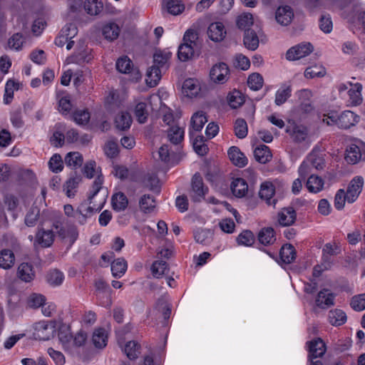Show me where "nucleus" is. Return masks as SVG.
Returning a JSON list of instances; mask_svg holds the SVG:
<instances>
[{"label": "nucleus", "instance_id": "43", "mask_svg": "<svg viewBox=\"0 0 365 365\" xmlns=\"http://www.w3.org/2000/svg\"><path fill=\"white\" fill-rule=\"evenodd\" d=\"M361 89L362 86L361 83H356L354 84V89H349L348 91L349 96V101L350 103L353 106H358L360 105L362 102V98H361Z\"/></svg>", "mask_w": 365, "mask_h": 365}, {"label": "nucleus", "instance_id": "4", "mask_svg": "<svg viewBox=\"0 0 365 365\" xmlns=\"http://www.w3.org/2000/svg\"><path fill=\"white\" fill-rule=\"evenodd\" d=\"M192 194L191 199L194 202H200L208 192V187L204 185L200 173H195L191 182Z\"/></svg>", "mask_w": 365, "mask_h": 365}, {"label": "nucleus", "instance_id": "17", "mask_svg": "<svg viewBox=\"0 0 365 365\" xmlns=\"http://www.w3.org/2000/svg\"><path fill=\"white\" fill-rule=\"evenodd\" d=\"M297 214L292 207H284L279 213V223L282 226H290L295 222Z\"/></svg>", "mask_w": 365, "mask_h": 365}, {"label": "nucleus", "instance_id": "13", "mask_svg": "<svg viewBox=\"0 0 365 365\" xmlns=\"http://www.w3.org/2000/svg\"><path fill=\"white\" fill-rule=\"evenodd\" d=\"M335 294L327 289H322L317 294L316 304L322 309H326L334 304Z\"/></svg>", "mask_w": 365, "mask_h": 365}, {"label": "nucleus", "instance_id": "54", "mask_svg": "<svg viewBox=\"0 0 365 365\" xmlns=\"http://www.w3.org/2000/svg\"><path fill=\"white\" fill-rule=\"evenodd\" d=\"M147 105L145 103H138L135 108V115L140 123H144L147 120L148 113L147 111Z\"/></svg>", "mask_w": 365, "mask_h": 365}, {"label": "nucleus", "instance_id": "8", "mask_svg": "<svg viewBox=\"0 0 365 365\" xmlns=\"http://www.w3.org/2000/svg\"><path fill=\"white\" fill-rule=\"evenodd\" d=\"M346 161L349 164H356L360 160H365V145L360 148L356 144H351L346 150Z\"/></svg>", "mask_w": 365, "mask_h": 365}, {"label": "nucleus", "instance_id": "15", "mask_svg": "<svg viewBox=\"0 0 365 365\" xmlns=\"http://www.w3.org/2000/svg\"><path fill=\"white\" fill-rule=\"evenodd\" d=\"M227 154L229 159L235 165L239 168H243L247 164V158L244 153L240 151L239 148L232 146L229 148Z\"/></svg>", "mask_w": 365, "mask_h": 365}, {"label": "nucleus", "instance_id": "33", "mask_svg": "<svg viewBox=\"0 0 365 365\" xmlns=\"http://www.w3.org/2000/svg\"><path fill=\"white\" fill-rule=\"evenodd\" d=\"M140 210L149 213L155 207V197L150 195H143L139 200Z\"/></svg>", "mask_w": 365, "mask_h": 365}, {"label": "nucleus", "instance_id": "3", "mask_svg": "<svg viewBox=\"0 0 365 365\" xmlns=\"http://www.w3.org/2000/svg\"><path fill=\"white\" fill-rule=\"evenodd\" d=\"M56 321H40L34 324V335L40 340H48L56 331Z\"/></svg>", "mask_w": 365, "mask_h": 365}, {"label": "nucleus", "instance_id": "5", "mask_svg": "<svg viewBox=\"0 0 365 365\" xmlns=\"http://www.w3.org/2000/svg\"><path fill=\"white\" fill-rule=\"evenodd\" d=\"M314 50L310 43H302L290 48L286 53V58L289 61H295L307 56Z\"/></svg>", "mask_w": 365, "mask_h": 365}, {"label": "nucleus", "instance_id": "44", "mask_svg": "<svg viewBox=\"0 0 365 365\" xmlns=\"http://www.w3.org/2000/svg\"><path fill=\"white\" fill-rule=\"evenodd\" d=\"M116 69L122 73H129L133 70V62L128 56L119 58L116 61Z\"/></svg>", "mask_w": 365, "mask_h": 365}, {"label": "nucleus", "instance_id": "36", "mask_svg": "<svg viewBox=\"0 0 365 365\" xmlns=\"http://www.w3.org/2000/svg\"><path fill=\"white\" fill-rule=\"evenodd\" d=\"M168 138L173 144L178 145L184 138V130L178 126H173L168 130Z\"/></svg>", "mask_w": 365, "mask_h": 365}, {"label": "nucleus", "instance_id": "56", "mask_svg": "<svg viewBox=\"0 0 365 365\" xmlns=\"http://www.w3.org/2000/svg\"><path fill=\"white\" fill-rule=\"evenodd\" d=\"M326 74L325 68L321 66H313L307 68L304 71V76L307 78L314 77H323Z\"/></svg>", "mask_w": 365, "mask_h": 365}, {"label": "nucleus", "instance_id": "64", "mask_svg": "<svg viewBox=\"0 0 365 365\" xmlns=\"http://www.w3.org/2000/svg\"><path fill=\"white\" fill-rule=\"evenodd\" d=\"M45 301L46 299L42 294H32L28 299V304L30 307L36 309L43 306Z\"/></svg>", "mask_w": 365, "mask_h": 365}, {"label": "nucleus", "instance_id": "35", "mask_svg": "<svg viewBox=\"0 0 365 365\" xmlns=\"http://www.w3.org/2000/svg\"><path fill=\"white\" fill-rule=\"evenodd\" d=\"M126 269L127 262L123 258H118L111 263V271L115 277H121Z\"/></svg>", "mask_w": 365, "mask_h": 365}, {"label": "nucleus", "instance_id": "41", "mask_svg": "<svg viewBox=\"0 0 365 365\" xmlns=\"http://www.w3.org/2000/svg\"><path fill=\"white\" fill-rule=\"evenodd\" d=\"M324 181L321 178L311 175L307 181L306 186L309 192L317 193L322 189Z\"/></svg>", "mask_w": 365, "mask_h": 365}, {"label": "nucleus", "instance_id": "50", "mask_svg": "<svg viewBox=\"0 0 365 365\" xmlns=\"http://www.w3.org/2000/svg\"><path fill=\"white\" fill-rule=\"evenodd\" d=\"M182 90L187 96H192L197 94L199 88L194 79L188 78L184 81Z\"/></svg>", "mask_w": 365, "mask_h": 365}, {"label": "nucleus", "instance_id": "18", "mask_svg": "<svg viewBox=\"0 0 365 365\" xmlns=\"http://www.w3.org/2000/svg\"><path fill=\"white\" fill-rule=\"evenodd\" d=\"M256 29V28L253 29H246L244 34V45L247 48L251 51L256 50L259 46V38Z\"/></svg>", "mask_w": 365, "mask_h": 365}, {"label": "nucleus", "instance_id": "29", "mask_svg": "<svg viewBox=\"0 0 365 365\" xmlns=\"http://www.w3.org/2000/svg\"><path fill=\"white\" fill-rule=\"evenodd\" d=\"M279 256L284 263H292L296 258V250L294 246L290 244L282 246L279 251Z\"/></svg>", "mask_w": 365, "mask_h": 365}, {"label": "nucleus", "instance_id": "62", "mask_svg": "<svg viewBox=\"0 0 365 365\" xmlns=\"http://www.w3.org/2000/svg\"><path fill=\"white\" fill-rule=\"evenodd\" d=\"M350 305L356 311L359 312L365 309V294L353 297Z\"/></svg>", "mask_w": 365, "mask_h": 365}, {"label": "nucleus", "instance_id": "63", "mask_svg": "<svg viewBox=\"0 0 365 365\" xmlns=\"http://www.w3.org/2000/svg\"><path fill=\"white\" fill-rule=\"evenodd\" d=\"M332 21L329 14H323L319 19V28L325 34H329L332 31Z\"/></svg>", "mask_w": 365, "mask_h": 365}, {"label": "nucleus", "instance_id": "22", "mask_svg": "<svg viewBox=\"0 0 365 365\" xmlns=\"http://www.w3.org/2000/svg\"><path fill=\"white\" fill-rule=\"evenodd\" d=\"M232 194L237 197H242L248 190V185L242 178L235 179L230 186Z\"/></svg>", "mask_w": 365, "mask_h": 365}, {"label": "nucleus", "instance_id": "60", "mask_svg": "<svg viewBox=\"0 0 365 365\" xmlns=\"http://www.w3.org/2000/svg\"><path fill=\"white\" fill-rule=\"evenodd\" d=\"M167 9L170 14L178 15L184 11L185 6L178 0H169L167 2Z\"/></svg>", "mask_w": 365, "mask_h": 365}, {"label": "nucleus", "instance_id": "19", "mask_svg": "<svg viewBox=\"0 0 365 365\" xmlns=\"http://www.w3.org/2000/svg\"><path fill=\"white\" fill-rule=\"evenodd\" d=\"M274 193L275 188L272 182H264L262 183L259 191V196L260 198L265 200L268 205L275 204V200H273L272 202L271 201Z\"/></svg>", "mask_w": 365, "mask_h": 365}, {"label": "nucleus", "instance_id": "48", "mask_svg": "<svg viewBox=\"0 0 365 365\" xmlns=\"http://www.w3.org/2000/svg\"><path fill=\"white\" fill-rule=\"evenodd\" d=\"M84 9L90 15L98 14L103 9V4L98 0H86L84 3Z\"/></svg>", "mask_w": 365, "mask_h": 365}, {"label": "nucleus", "instance_id": "14", "mask_svg": "<svg viewBox=\"0 0 365 365\" xmlns=\"http://www.w3.org/2000/svg\"><path fill=\"white\" fill-rule=\"evenodd\" d=\"M207 34L212 41L220 42L225 38L226 31L225 30V26L222 23L214 22L209 26Z\"/></svg>", "mask_w": 365, "mask_h": 365}, {"label": "nucleus", "instance_id": "51", "mask_svg": "<svg viewBox=\"0 0 365 365\" xmlns=\"http://www.w3.org/2000/svg\"><path fill=\"white\" fill-rule=\"evenodd\" d=\"M83 161V157L78 152L68 153L65 157V163L68 166H81Z\"/></svg>", "mask_w": 365, "mask_h": 365}, {"label": "nucleus", "instance_id": "45", "mask_svg": "<svg viewBox=\"0 0 365 365\" xmlns=\"http://www.w3.org/2000/svg\"><path fill=\"white\" fill-rule=\"evenodd\" d=\"M19 87V83L15 82L14 80H9L5 86V93L4 101L5 104H9L14 98V90H18Z\"/></svg>", "mask_w": 365, "mask_h": 365}, {"label": "nucleus", "instance_id": "25", "mask_svg": "<svg viewBox=\"0 0 365 365\" xmlns=\"http://www.w3.org/2000/svg\"><path fill=\"white\" fill-rule=\"evenodd\" d=\"M132 118L129 113L121 112L115 118V128L119 130H126L130 128Z\"/></svg>", "mask_w": 365, "mask_h": 365}, {"label": "nucleus", "instance_id": "34", "mask_svg": "<svg viewBox=\"0 0 365 365\" xmlns=\"http://www.w3.org/2000/svg\"><path fill=\"white\" fill-rule=\"evenodd\" d=\"M143 184L152 191L160 192L159 179L156 174L148 173L143 179Z\"/></svg>", "mask_w": 365, "mask_h": 365}, {"label": "nucleus", "instance_id": "27", "mask_svg": "<svg viewBox=\"0 0 365 365\" xmlns=\"http://www.w3.org/2000/svg\"><path fill=\"white\" fill-rule=\"evenodd\" d=\"M40 208L34 204L28 210L24 222L28 227H34L40 219Z\"/></svg>", "mask_w": 365, "mask_h": 365}, {"label": "nucleus", "instance_id": "59", "mask_svg": "<svg viewBox=\"0 0 365 365\" xmlns=\"http://www.w3.org/2000/svg\"><path fill=\"white\" fill-rule=\"evenodd\" d=\"M50 170L56 173L61 172L63 168V160L62 158L59 154H54L48 162Z\"/></svg>", "mask_w": 365, "mask_h": 365}, {"label": "nucleus", "instance_id": "26", "mask_svg": "<svg viewBox=\"0 0 365 365\" xmlns=\"http://www.w3.org/2000/svg\"><path fill=\"white\" fill-rule=\"evenodd\" d=\"M15 262V256L12 250L4 249L0 252V267L9 269Z\"/></svg>", "mask_w": 365, "mask_h": 365}, {"label": "nucleus", "instance_id": "40", "mask_svg": "<svg viewBox=\"0 0 365 365\" xmlns=\"http://www.w3.org/2000/svg\"><path fill=\"white\" fill-rule=\"evenodd\" d=\"M140 345L139 344L135 341H130L125 344L124 352L129 359L135 360L140 353Z\"/></svg>", "mask_w": 365, "mask_h": 365}, {"label": "nucleus", "instance_id": "53", "mask_svg": "<svg viewBox=\"0 0 365 365\" xmlns=\"http://www.w3.org/2000/svg\"><path fill=\"white\" fill-rule=\"evenodd\" d=\"M193 148L197 154L203 156L208 152V147L205 143V139L202 135H198L193 142Z\"/></svg>", "mask_w": 365, "mask_h": 365}, {"label": "nucleus", "instance_id": "20", "mask_svg": "<svg viewBox=\"0 0 365 365\" xmlns=\"http://www.w3.org/2000/svg\"><path fill=\"white\" fill-rule=\"evenodd\" d=\"M128 205V200L123 192H118L113 195L111 197V205L114 210L117 212L123 211L127 208Z\"/></svg>", "mask_w": 365, "mask_h": 365}, {"label": "nucleus", "instance_id": "46", "mask_svg": "<svg viewBox=\"0 0 365 365\" xmlns=\"http://www.w3.org/2000/svg\"><path fill=\"white\" fill-rule=\"evenodd\" d=\"M234 130L235 135L240 138H245L248 132L247 124L245 119L237 118L234 124Z\"/></svg>", "mask_w": 365, "mask_h": 365}, {"label": "nucleus", "instance_id": "55", "mask_svg": "<svg viewBox=\"0 0 365 365\" xmlns=\"http://www.w3.org/2000/svg\"><path fill=\"white\" fill-rule=\"evenodd\" d=\"M247 83L252 90L258 91L263 86V78L259 73H252L248 77Z\"/></svg>", "mask_w": 365, "mask_h": 365}, {"label": "nucleus", "instance_id": "28", "mask_svg": "<svg viewBox=\"0 0 365 365\" xmlns=\"http://www.w3.org/2000/svg\"><path fill=\"white\" fill-rule=\"evenodd\" d=\"M258 240L265 246L273 244L276 240L274 229L272 227L262 228L258 234Z\"/></svg>", "mask_w": 365, "mask_h": 365}, {"label": "nucleus", "instance_id": "16", "mask_svg": "<svg viewBox=\"0 0 365 365\" xmlns=\"http://www.w3.org/2000/svg\"><path fill=\"white\" fill-rule=\"evenodd\" d=\"M294 16L292 9L289 6H280L276 11L277 21L283 26L288 25Z\"/></svg>", "mask_w": 365, "mask_h": 365}, {"label": "nucleus", "instance_id": "32", "mask_svg": "<svg viewBox=\"0 0 365 365\" xmlns=\"http://www.w3.org/2000/svg\"><path fill=\"white\" fill-rule=\"evenodd\" d=\"M329 321L334 326H341L346 322V313L341 309H335L329 311Z\"/></svg>", "mask_w": 365, "mask_h": 365}, {"label": "nucleus", "instance_id": "11", "mask_svg": "<svg viewBox=\"0 0 365 365\" xmlns=\"http://www.w3.org/2000/svg\"><path fill=\"white\" fill-rule=\"evenodd\" d=\"M359 117L351 110H346L337 116L336 125L342 129H348L359 121Z\"/></svg>", "mask_w": 365, "mask_h": 365}, {"label": "nucleus", "instance_id": "1", "mask_svg": "<svg viewBox=\"0 0 365 365\" xmlns=\"http://www.w3.org/2000/svg\"><path fill=\"white\" fill-rule=\"evenodd\" d=\"M170 52L156 50L153 54V65L148 68L146 73V83L149 87L156 86L161 79L162 72L168 67V61L170 58Z\"/></svg>", "mask_w": 365, "mask_h": 365}, {"label": "nucleus", "instance_id": "2", "mask_svg": "<svg viewBox=\"0 0 365 365\" xmlns=\"http://www.w3.org/2000/svg\"><path fill=\"white\" fill-rule=\"evenodd\" d=\"M103 183V176L101 173L98 174L95 179L93 185L92 190L88 195L87 200H83L76 210V211L86 214L89 216L93 215L96 212H100L104 205V202H101L99 205H96L93 201L94 197L102 188Z\"/></svg>", "mask_w": 365, "mask_h": 365}, {"label": "nucleus", "instance_id": "47", "mask_svg": "<svg viewBox=\"0 0 365 365\" xmlns=\"http://www.w3.org/2000/svg\"><path fill=\"white\" fill-rule=\"evenodd\" d=\"M212 232L210 230L197 229L194 232V238L197 243L206 245L212 237Z\"/></svg>", "mask_w": 365, "mask_h": 365}, {"label": "nucleus", "instance_id": "39", "mask_svg": "<svg viewBox=\"0 0 365 365\" xmlns=\"http://www.w3.org/2000/svg\"><path fill=\"white\" fill-rule=\"evenodd\" d=\"M81 181V177L77 175L75 173L74 176L71 177L64 184L63 187L66 190V195L68 197H73L75 195V190L76 189L79 182Z\"/></svg>", "mask_w": 365, "mask_h": 365}, {"label": "nucleus", "instance_id": "30", "mask_svg": "<svg viewBox=\"0 0 365 365\" xmlns=\"http://www.w3.org/2000/svg\"><path fill=\"white\" fill-rule=\"evenodd\" d=\"M108 335L103 328L96 329L92 336V341L96 348H104L107 344Z\"/></svg>", "mask_w": 365, "mask_h": 365}, {"label": "nucleus", "instance_id": "10", "mask_svg": "<svg viewBox=\"0 0 365 365\" xmlns=\"http://www.w3.org/2000/svg\"><path fill=\"white\" fill-rule=\"evenodd\" d=\"M54 241V234L52 230H44L43 227H38L35 236L34 245L36 243L41 247L46 248L51 247Z\"/></svg>", "mask_w": 365, "mask_h": 365}, {"label": "nucleus", "instance_id": "24", "mask_svg": "<svg viewBox=\"0 0 365 365\" xmlns=\"http://www.w3.org/2000/svg\"><path fill=\"white\" fill-rule=\"evenodd\" d=\"M237 26L245 31L246 29H258V26L254 24L253 16L250 13H244L240 15L237 19Z\"/></svg>", "mask_w": 365, "mask_h": 365}, {"label": "nucleus", "instance_id": "12", "mask_svg": "<svg viewBox=\"0 0 365 365\" xmlns=\"http://www.w3.org/2000/svg\"><path fill=\"white\" fill-rule=\"evenodd\" d=\"M307 344L309 351L308 356L322 357L326 353V344L321 338L307 341Z\"/></svg>", "mask_w": 365, "mask_h": 365}, {"label": "nucleus", "instance_id": "6", "mask_svg": "<svg viewBox=\"0 0 365 365\" xmlns=\"http://www.w3.org/2000/svg\"><path fill=\"white\" fill-rule=\"evenodd\" d=\"M230 70L225 63L214 65L210 72V79L215 83H224L228 79Z\"/></svg>", "mask_w": 365, "mask_h": 365}, {"label": "nucleus", "instance_id": "21", "mask_svg": "<svg viewBox=\"0 0 365 365\" xmlns=\"http://www.w3.org/2000/svg\"><path fill=\"white\" fill-rule=\"evenodd\" d=\"M17 274L18 277L26 282L31 281L35 276L33 266L27 262H23L19 266Z\"/></svg>", "mask_w": 365, "mask_h": 365}, {"label": "nucleus", "instance_id": "58", "mask_svg": "<svg viewBox=\"0 0 365 365\" xmlns=\"http://www.w3.org/2000/svg\"><path fill=\"white\" fill-rule=\"evenodd\" d=\"M168 269V264L163 260L155 261L151 267V271L154 277H160L165 274Z\"/></svg>", "mask_w": 365, "mask_h": 365}, {"label": "nucleus", "instance_id": "7", "mask_svg": "<svg viewBox=\"0 0 365 365\" xmlns=\"http://www.w3.org/2000/svg\"><path fill=\"white\" fill-rule=\"evenodd\" d=\"M53 227L56 230L58 236L62 240L67 239L70 246L76 242L78 237V229L73 225L63 227L56 223L53 225Z\"/></svg>", "mask_w": 365, "mask_h": 365}, {"label": "nucleus", "instance_id": "52", "mask_svg": "<svg viewBox=\"0 0 365 365\" xmlns=\"http://www.w3.org/2000/svg\"><path fill=\"white\" fill-rule=\"evenodd\" d=\"M63 279V274L58 269L51 270L46 276L47 282L52 286L61 284Z\"/></svg>", "mask_w": 365, "mask_h": 365}, {"label": "nucleus", "instance_id": "9", "mask_svg": "<svg viewBox=\"0 0 365 365\" xmlns=\"http://www.w3.org/2000/svg\"><path fill=\"white\" fill-rule=\"evenodd\" d=\"M307 160L317 170H323L325 168L326 163L324 160V154L319 147L316 146L309 154Z\"/></svg>", "mask_w": 365, "mask_h": 365}, {"label": "nucleus", "instance_id": "23", "mask_svg": "<svg viewBox=\"0 0 365 365\" xmlns=\"http://www.w3.org/2000/svg\"><path fill=\"white\" fill-rule=\"evenodd\" d=\"M254 155L255 160L262 164L269 162L272 157L270 149L265 145H261L256 148L254 150Z\"/></svg>", "mask_w": 365, "mask_h": 365}, {"label": "nucleus", "instance_id": "49", "mask_svg": "<svg viewBox=\"0 0 365 365\" xmlns=\"http://www.w3.org/2000/svg\"><path fill=\"white\" fill-rule=\"evenodd\" d=\"M239 245L251 246L255 242L253 233L248 230L242 231L237 237Z\"/></svg>", "mask_w": 365, "mask_h": 365}, {"label": "nucleus", "instance_id": "57", "mask_svg": "<svg viewBox=\"0 0 365 365\" xmlns=\"http://www.w3.org/2000/svg\"><path fill=\"white\" fill-rule=\"evenodd\" d=\"M291 88L290 86H287L286 88H282L279 89L275 96V103L277 106H281L291 96Z\"/></svg>", "mask_w": 365, "mask_h": 365}, {"label": "nucleus", "instance_id": "42", "mask_svg": "<svg viewBox=\"0 0 365 365\" xmlns=\"http://www.w3.org/2000/svg\"><path fill=\"white\" fill-rule=\"evenodd\" d=\"M207 121L205 113L202 111H198L192 116L190 123L195 130L200 131Z\"/></svg>", "mask_w": 365, "mask_h": 365}, {"label": "nucleus", "instance_id": "61", "mask_svg": "<svg viewBox=\"0 0 365 365\" xmlns=\"http://www.w3.org/2000/svg\"><path fill=\"white\" fill-rule=\"evenodd\" d=\"M74 121L79 125L86 124L90 119V113L87 110H76L73 114Z\"/></svg>", "mask_w": 365, "mask_h": 365}, {"label": "nucleus", "instance_id": "38", "mask_svg": "<svg viewBox=\"0 0 365 365\" xmlns=\"http://www.w3.org/2000/svg\"><path fill=\"white\" fill-rule=\"evenodd\" d=\"M228 104L232 108H237L245 103V98L240 91L234 90L227 96Z\"/></svg>", "mask_w": 365, "mask_h": 365}, {"label": "nucleus", "instance_id": "37", "mask_svg": "<svg viewBox=\"0 0 365 365\" xmlns=\"http://www.w3.org/2000/svg\"><path fill=\"white\" fill-rule=\"evenodd\" d=\"M194 56L193 46L183 43L179 46L178 56L181 61H187Z\"/></svg>", "mask_w": 365, "mask_h": 365}, {"label": "nucleus", "instance_id": "31", "mask_svg": "<svg viewBox=\"0 0 365 365\" xmlns=\"http://www.w3.org/2000/svg\"><path fill=\"white\" fill-rule=\"evenodd\" d=\"M102 33L106 39L113 41L118 37L120 28L115 23H108L103 27Z\"/></svg>", "mask_w": 365, "mask_h": 365}]
</instances>
